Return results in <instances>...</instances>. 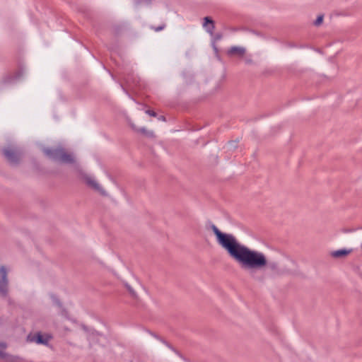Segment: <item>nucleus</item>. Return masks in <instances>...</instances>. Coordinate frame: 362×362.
I'll return each instance as SVG.
<instances>
[{"label":"nucleus","mask_w":362,"mask_h":362,"mask_svg":"<svg viewBox=\"0 0 362 362\" xmlns=\"http://www.w3.org/2000/svg\"><path fill=\"white\" fill-rule=\"evenodd\" d=\"M211 229L216 235L218 244L252 276H254L257 271L268 270L273 273L278 272V263L270 261L264 253L241 244L233 235L221 232L214 224L211 226Z\"/></svg>","instance_id":"nucleus-1"},{"label":"nucleus","mask_w":362,"mask_h":362,"mask_svg":"<svg viewBox=\"0 0 362 362\" xmlns=\"http://www.w3.org/2000/svg\"><path fill=\"white\" fill-rule=\"evenodd\" d=\"M43 153L47 158L54 161L65 164L76 163L74 155L61 146L45 148H43Z\"/></svg>","instance_id":"nucleus-2"},{"label":"nucleus","mask_w":362,"mask_h":362,"mask_svg":"<svg viewBox=\"0 0 362 362\" xmlns=\"http://www.w3.org/2000/svg\"><path fill=\"white\" fill-rule=\"evenodd\" d=\"M3 153L11 165H17L22 157V152L19 148L8 146L3 150Z\"/></svg>","instance_id":"nucleus-3"},{"label":"nucleus","mask_w":362,"mask_h":362,"mask_svg":"<svg viewBox=\"0 0 362 362\" xmlns=\"http://www.w3.org/2000/svg\"><path fill=\"white\" fill-rule=\"evenodd\" d=\"M82 179L84 182L91 189L99 193L100 195L108 196L106 190L98 182V181L92 176L84 174L82 175Z\"/></svg>","instance_id":"nucleus-4"},{"label":"nucleus","mask_w":362,"mask_h":362,"mask_svg":"<svg viewBox=\"0 0 362 362\" xmlns=\"http://www.w3.org/2000/svg\"><path fill=\"white\" fill-rule=\"evenodd\" d=\"M8 293V279L6 268L0 266V296L6 298Z\"/></svg>","instance_id":"nucleus-5"},{"label":"nucleus","mask_w":362,"mask_h":362,"mask_svg":"<svg viewBox=\"0 0 362 362\" xmlns=\"http://www.w3.org/2000/svg\"><path fill=\"white\" fill-rule=\"evenodd\" d=\"M51 337L48 334H42L40 332H37L34 334H29L27 337V341L30 342H35L38 344L48 345Z\"/></svg>","instance_id":"nucleus-6"},{"label":"nucleus","mask_w":362,"mask_h":362,"mask_svg":"<svg viewBox=\"0 0 362 362\" xmlns=\"http://www.w3.org/2000/svg\"><path fill=\"white\" fill-rule=\"evenodd\" d=\"M123 82L126 87H124L122 84V87L124 90L126 88H134L139 83V80L131 74L124 75L122 76Z\"/></svg>","instance_id":"nucleus-7"},{"label":"nucleus","mask_w":362,"mask_h":362,"mask_svg":"<svg viewBox=\"0 0 362 362\" xmlns=\"http://www.w3.org/2000/svg\"><path fill=\"white\" fill-rule=\"evenodd\" d=\"M246 54V49L243 47L233 46L231 47L228 51L227 54L229 57H237L243 58Z\"/></svg>","instance_id":"nucleus-8"},{"label":"nucleus","mask_w":362,"mask_h":362,"mask_svg":"<svg viewBox=\"0 0 362 362\" xmlns=\"http://www.w3.org/2000/svg\"><path fill=\"white\" fill-rule=\"evenodd\" d=\"M352 252L351 249H341L335 251H332L330 255L334 258H343L348 256Z\"/></svg>","instance_id":"nucleus-9"},{"label":"nucleus","mask_w":362,"mask_h":362,"mask_svg":"<svg viewBox=\"0 0 362 362\" xmlns=\"http://www.w3.org/2000/svg\"><path fill=\"white\" fill-rule=\"evenodd\" d=\"M203 27L210 35H213L215 26L214 21L210 17L207 16L204 18Z\"/></svg>","instance_id":"nucleus-10"},{"label":"nucleus","mask_w":362,"mask_h":362,"mask_svg":"<svg viewBox=\"0 0 362 362\" xmlns=\"http://www.w3.org/2000/svg\"><path fill=\"white\" fill-rule=\"evenodd\" d=\"M131 127L134 131L144 135L146 137H148V138H154L155 137V134H154L153 132L148 130L145 127L137 128L134 124H132Z\"/></svg>","instance_id":"nucleus-11"},{"label":"nucleus","mask_w":362,"mask_h":362,"mask_svg":"<svg viewBox=\"0 0 362 362\" xmlns=\"http://www.w3.org/2000/svg\"><path fill=\"white\" fill-rule=\"evenodd\" d=\"M4 356L2 359L6 362H20L22 360L20 356L11 355L6 351Z\"/></svg>","instance_id":"nucleus-12"},{"label":"nucleus","mask_w":362,"mask_h":362,"mask_svg":"<svg viewBox=\"0 0 362 362\" xmlns=\"http://www.w3.org/2000/svg\"><path fill=\"white\" fill-rule=\"evenodd\" d=\"M88 340L90 341V344H95L99 342V339L100 337H102V335L98 334L96 332H91L88 333Z\"/></svg>","instance_id":"nucleus-13"},{"label":"nucleus","mask_w":362,"mask_h":362,"mask_svg":"<svg viewBox=\"0 0 362 362\" xmlns=\"http://www.w3.org/2000/svg\"><path fill=\"white\" fill-rule=\"evenodd\" d=\"M7 344L5 342H0V359H2L4 356L5 350L7 348Z\"/></svg>","instance_id":"nucleus-14"},{"label":"nucleus","mask_w":362,"mask_h":362,"mask_svg":"<svg viewBox=\"0 0 362 362\" xmlns=\"http://www.w3.org/2000/svg\"><path fill=\"white\" fill-rule=\"evenodd\" d=\"M323 18H324L323 15L318 16L317 19L314 22V25L315 26H320L323 22Z\"/></svg>","instance_id":"nucleus-15"},{"label":"nucleus","mask_w":362,"mask_h":362,"mask_svg":"<svg viewBox=\"0 0 362 362\" xmlns=\"http://www.w3.org/2000/svg\"><path fill=\"white\" fill-rule=\"evenodd\" d=\"M128 291L129 292V293L131 294V296L134 298H136L137 297V294L135 292V291L129 285H127L126 286Z\"/></svg>","instance_id":"nucleus-16"},{"label":"nucleus","mask_w":362,"mask_h":362,"mask_svg":"<svg viewBox=\"0 0 362 362\" xmlns=\"http://www.w3.org/2000/svg\"><path fill=\"white\" fill-rule=\"evenodd\" d=\"M165 25L163 23L161 25L158 26V27H151V29L154 30L156 32H158V31L163 30L165 28Z\"/></svg>","instance_id":"nucleus-17"},{"label":"nucleus","mask_w":362,"mask_h":362,"mask_svg":"<svg viewBox=\"0 0 362 362\" xmlns=\"http://www.w3.org/2000/svg\"><path fill=\"white\" fill-rule=\"evenodd\" d=\"M245 62L247 64H252L253 63V60H252V57L250 56L246 57L245 58Z\"/></svg>","instance_id":"nucleus-18"},{"label":"nucleus","mask_w":362,"mask_h":362,"mask_svg":"<svg viewBox=\"0 0 362 362\" xmlns=\"http://www.w3.org/2000/svg\"><path fill=\"white\" fill-rule=\"evenodd\" d=\"M146 113L149 115L150 116H152V117H156L157 116L156 112H154L153 110H147L146 111Z\"/></svg>","instance_id":"nucleus-19"},{"label":"nucleus","mask_w":362,"mask_h":362,"mask_svg":"<svg viewBox=\"0 0 362 362\" xmlns=\"http://www.w3.org/2000/svg\"><path fill=\"white\" fill-rule=\"evenodd\" d=\"M53 300H54V304H55L56 305H57V306H58V307H59V308H62V303L60 302V300H59L58 298H54L53 299Z\"/></svg>","instance_id":"nucleus-20"},{"label":"nucleus","mask_w":362,"mask_h":362,"mask_svg":"<svg viewBox=\"0 0 362 362\" xmlns=\"http://www.w3.org/2000/svg\"><path fill=\"white\" fill-rule=\"evenodd\" d=\"M221 38V35L220 34L216 35V36L214 38V42L219 40Z\"/></svg>","instance_id":"nucleus-21"},{"label":"nucleus","mask_w":362,"mask_h":362,"mask_svg":"<svg viewBox=\"0 0 362 362\" xmlns=\"http://www.w3.org/2000/svg\"><path fill=\"white\" fill-rule=\"evenodd\" d=\"M158 119H159V120H161V121H163V122H165V116L161 115V116H160V117H158Z\"/></svg>","instance_id":"nucleus-22"},{"label":"nucleus","mask_w":362,"mask_h":362,"mask_svg":"<svg viewBox=\"0 0 362 362\" xmlns=\"http://www.w3.org/2000/svg\"><path fill=\"white\" fill-rule=\"evenodd\" d=\"M213 48H214V51L216 52V53H217L218 49H217L214 42H213Z\"/></svg>","instance_id":"nucleus-23"}]
</instances>
